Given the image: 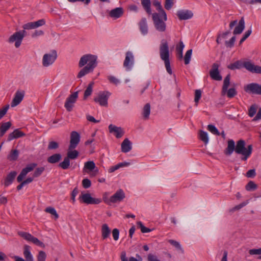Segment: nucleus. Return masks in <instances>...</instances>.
<instances>
[{
  "label": "nucleus",
  "mask_w": 261,
  "mask_h": 261,
  "mask_svg": "<svg viewBox=\"0 0 261 261\" xmlns=\"http://www.w3.org/2000/svg\"><path fill=\"white\" fill-rule=\"evenodd\" d=\"M257 106L256 105H252L249 109L248 115L250 117H252L256 113Z\"/></svg>",
  "instance_id": "obj_48"
},
{
  "label": "nucleus",
  "mask_w": 261,
  "mask_h": 261,
  "mask_svg": "<svg viewBox=\"0 0 261 261\" xmlns=\"http://www.w3.org/2000/svg\"><path fill=\"white\" fill-rule=\"evenodd\" d=\"M243 67L252 73L261 74V66L255 65L251 61H245L243 62Z\"/></svg>",
  "instance_id": "obj_16"
},
{
  "label": "nucleus",
  "mask_w": 261,
  "mask_h": 261,
  "mask_svg": "<svg viewBox=\"0 0 261 261\" xmlns=\"http://www.w3.org/2000/svg\"><path fill=\"white\" fill-rule=\"evenodd\" d=\"M57 58V53L55 50H53L49 54L44 55L42 59V64L44 67L52 65Z\"/></svg>",
  "instance_id": "obj_10"
},
{
  "label": "nucleus",
  "mask_w": 261,
  "mask_h": 261,
  "mask_svg": "<svg viewBox=\"0 0 261 261\" xmlns=\"http://www.w3.org/2000/svg\"><path fill=\"white\" fill-rule=\"evenodd\" d=\"M174 0H165V8L167 10H170L173 7Z\"/></svg>",
  "instance_id": "obj_57"
},
{
  "label": "nucleus",
  "mask_w": 261,
  "mask_h": 261,
  "mask_svg": "<svg viewBox=\"0 0 261 261\" xmlns=\"http://www.w3.org/2000/svg\"><path fill=\"white\" fill-rule=\"evenodd\" d=\"M252 150L251 144L246 147V143L244 140H239L235 145L234 141L230 139L227 141V146L224 150V153L226 155L229 156L234 151L237 154L241 155L242 161H246L251 155Z\"/></svg>",
  "instance_id": "obj_1"
},
{
  "label": "nucleus",
  "mask_w": 261,
  "mask_h": 261,
  "mask_svg": "<svg viewBox=\"0 0 261 261\" xmlns=\"http://www.w3.org/2000/svg\"><path fill=\"white\" fill-rule=\"evenodd\" d=\"M110 95V93L108 91L101 92L98 93L97 96L94 100L101 106H107L108 99Z\"/></svg>",
  "instance_id": "obj_11"
},
{
  "label": "nucleus",
  "mask_w": 261,
  "mask_h": 261,
  "mask_svg": "<svg viewBox=\"0 0 261 261\" xmlns=\"http://www.w3.org/2000/svg\"><path fill=\"white\" fill-rule=\"evenodd\" d=\"M62 156L60 153H55L47 158V162L51 164L58 163L61 159Z\"/></svg>",
  "instance_id": "obj_36"
},
{
  "label": "nucleus",
  "mask_w": 261,
  "mask_h": 261,
  "mask_svg": "<svg viewBox=\"0 0 261 261\" xmlns=\"http://www.w3.org/2000/svg\"><path fill=\"white\" fill-rule=\"evenodd\" d=\"M17 175V172L16 171H12L9 173L7 176H6L5 181H4V185L5 187H8L10 185H11L14 179H15L16 176Z\"/></svg>",
  "instance_id": "obj_27"
},
{
  "label": "nucleus",
  "mask_w": 261,
  "mask_h": 261,
  "mask_svg": "<svg viewBox=\"0 0 261 261\" xmlns=\"http://www.w3.org/2000/svg\"><path fill=\"white\" fill-rule=\"evenodd\" d=\"M137 225L139 226L141 229V231L142 233H146L149 232L151 231V230L148 228L146 227L143 225L142 223L140 221L137 222Z\"/></svg>",
  "instance_id": "obj_52"
},
{
  "label": "nucleus",
  "mask_w": 261,
  "mask_h": 261,
  "mask_svg": "<svg viewBox=\"0 0 261 261\" xmlns=\"http://www.w3.org/2000/svg\"><path fill=\"white\" fill-rule=\"evenodd\" d=\"M160 56L161 59L164 62L167 71L170 74H172V71L170 67L169 60V49L167 41L164 39L161 41L160 45Z\"/></svg>",
  "instance_id": "obj_3"
},
{
  "label": "nucleus",
  "mask_w": 261,
  "mask_h": 261,
  "mask_svg": "<svg viewBox=\"0 0 261 261\" xmlns=\"http://www.w3.org/2000/svg\"><path fill=\"white\" fill-rule=\"evenodd\" d=\"M199 138L205 144H206L208 142V138L206 132L203 130L199 132Z\"/></svg>",
  "instance_id": "obj_42"
},
{
  "label": "nucleus",
  "mask_w": 261,
  "mask_h": 261,
  "mask_svg": "<svg viewBox=\"0 0 261 261\" xmlns=\"http://www.w3.org/2000/svg\"><path fill=\"white\" fill-rule=\"evenodd\" d=\"M147 260L148 261H161L158 259L157 256L154 254L149 253L147 256Z\"/></svg>",
  "instance_id": "obj_64"
},
{
  "label": "nucleus",
  "mask_w": 261,
  "mask_h": 261,
  "mask_svg": "<svg viewBox=\"0 0 261 261\" xmlns=\"http://www.w3.org/2000/svg\"><path fill=\"white\" fill-rule=\"evenodd\" d=\"M201 96V91L200 90H196L195 92L194 101L198 103Z\"/></svg>",
  "instance_id": "obj_61"
},
{
  "label": "nucleus",
  "mask_w": 261,
  "mask_h": 261,
  "mask_svg": "<svg viewBox=\"0 0 261 261\" xmlns=\"http://www.w3.org/2000/svg\"><path fill=\"white\" fill-rule=\"evenodd\" d=\"M168 242L170 244H171L174 247H175L177 249L179 250L181 252V253H184V250L182 248V247H181V245H180V244L179 243V242H178L175 240H169L168 241Z\"/></svg>",
  "instance_id": "obj_43"
},
{
  "label": "nucleus",
  "mask_w": 261,
  "mask_h": 261,
  "mask_svg": "<svg viewBox=\"0 0 261 261\" xmlns=\"http://www.w3.org/2000/svg\"><path fill=\"white\" fill-rule=\"evenodd\" d=\"M25 134L19 129H15L12 133H10L8 137V141H10L13 139H17L20 137L25 136Z\"/></svg>",
  "instance_id": "obj_24"
},
{
  "label": "nucleus",
  "mask_w": 261,
  "mask_h": 261,
  "mask_svg": "<svg viewBox=\"0 0 261 261\" xmlns=\"http://www.w3.org/2000/svg\"><path fill=\"white\" fill-rule=\"evenodd\" d=\"M101 232V239L103 240H106L110 237L111 230L107 224H103L102 225Z\"/></svg>",
  "instance_id": "obj_23"
},
{
  "label": "nucleus",
  "mask_w": 261,
  "mask_h": 261,
  "mask_svg": "<svg viewBox=\"0 0 261 261\" xmlns=\"http://www.w3.org/2000/svg\"><path fill=\"white\" fill-rule=\"evenodd\" d=\"M153 5L156 8V10L159 11L158 14H161V16H163V18L164 20H167V15L165 11L163 10L162 6L161 5V3L155 0L153 2Z\"/></svg>",
  "instance_id": "obj_26"
},
{
  "label": "nucleus",
  "mask_w": 261,
  "mask_h": 261,
  "mask_svg": "<svg viewBox=\"0 0 261 261\" xmlns=\"http://www.w3.org/2000/svg\"><path fill=\"white\" fill-rule=\"evenodd\" d=\"M220 65L217 63H214L212 65V69L210 71V75L211 77L216 81H221L222 76L219 71Z\"/></svg>",
  "instance_id": "obj_15"
},
{
  "label": "nucleus",
  "mask_w": 261,
  "mask_h": 261,
  "mask_svg": "<svg viewBox=\"0 0 261 261\" xmlns=\"http://www.w3.org/2000/svg\"><path fill=\"white\" fill-rule=\"evenodd\" d=\"M251 33H252L251 29H250L249 30L245 32V34L244 35L243 37L240 40L239 44L241 45L250 35Z\"/></svg>",
  "instance_id": "obj_55"
},
{
  "label": "nucleus",
  "mask_w": 261,
  "mask_h": 261,
  "mask_svg": "<svg viewBox=\"0 0 261 261\" xmlns=\"http://www.w3.org/2000/svg\"><path fill=\"white\" fill-rule=\"evenodd\" d=\"M125 198V194L121 189L118 190L113 195L110 197L109 201L112 203H117L121 201Z\"/></svg>",
  "instance_id": "obj_19"
},
{
  "label": "nucleus",
  "mask_w": 261,
  "mask_h": 261,
  "mask_svg": "<svg viewBox=\"0 0 261 261\" xmlns=\"http://www.w3.org/2000/svg\"><path fill=\"white\" fill-rule=\"evenodd\" d=\"M192 53V49H189L187 51V52L185 55V57H184V62L186 65L189 64L190 60H191V58Z\"/></svg>",
  "instance_id": "obj_46"
},
{
  "label": "nucleus",
  "mask_w": 261,
  "mask_h": 261,
  "mask_svg": "<svg viewBox=\"0 0 261 261\" xmlns=\"http://www.w3.org/2000/svg\"><path fill=\"white\" fill-rule=\"evenodd\" d=\"M134 64V56L130 51L126 53V56L123 62V66L127 70H129Z\"/></svg>",
  "instance_id": "obj_18"
},
{
  "label": "nucleus",
  "mask_w": 261,
  "mask_h": 261,
  "mask_svg": "<svg viewBox=\"0 0 261 261\" xmlns=\"http://www.w3.org/2000/svg\"><path fill=\"white\" fill-rule=\"evenodd\" d=\"M242 67H243V63L241 61H237L227 66L228 69L232 70L240 69Z\"/></svg>",
  "instance_id": "obj_37"
},
{
  "label": "nucleus",
  "mask_w": 261,
  "mask_h": 261,
  "mask_svg": "<svg viewBox=\"0 0 261 261\" xmlns=\"http://www.w3.org/2000/svg\"><path fill=\"white\" fill-rule=\"evenodd\" d=\"M18 234L20 237L27 241L31 242L38 246L41 247L43 248H45V245L42 242L40 241L37 238L34 237L28 232L20 231L18 232Z\"/></svg>",
  "instance_id": "obj_9"
},
{
  "label": "nucleus",
  "mask_w": 261,
  "mask_h": 261,
  "mask_svg": "<svg viewBox=\"0 0 261 261\" xmlns=\"http://www.w3.org/2000/svg\"><path fill=\"white\" fill-rule=\"evenodd\" d=\"M121 151L124 153L129 152L132 148V143L127 138H125L121 145Z\"/></svg>",
  "instance_id": "obj_25"
},
{
  "label": "nucleus",
  "mask_w": 261,
  "mask_h": 261,
  "mask_svg": "<svg viewBox=\"0 0 261 261\" xmlns=\"http://www.w3.org/2000/svg\"><path fill=\"white\" fill-rule=\"evenodd\" d=\"M185 47V45L182 41H180L179 44L176 47L177 52V57L179 60H181L183 58L182 51Z\"/></svg>",
  "instance_id": "obj_32"
},
{
  "label": "nucleus",
  "mask_w": 261,
  "mask_h": 261,
  "mask_svg": "<svg viewBox=\"0 0 261 261\" xmlns=\"http://www.w3.org/2000/svg\"><path fill=\"white\" fill-rule=\"evenodd\" d=\"M58 147L59 144L57 142L55 141H50L49 142L47 148L49 150H51L57 149Z\"/></svg>",
  "instance_id": "obj_54"
},
{
  "label": "nucleus",
  "mask_w": 261,
  "mask_h": 261,
  "mask_svg": "<svg viewBox=\"0 0 261 261\" xmlns=\"http://www.w3.org/2000/svg\"><path fill=\"white\" fill-rule=\"evenodd\" d=\"M236 41V37L233 36L229 41H226L225 42V45L227 47L231 48L233 46L234 42Z\"/></svg>",
  "instance_id": "obj_53"
},
{
  "label": "nucleus",
  "mask_w": 261,
  "mask_h": 261,
  "mask_svg": "<svg viewBox=\"0 0 261 261\" xmlns=\"http://www.w3.org/2000/svg\"><path fill=\"white\" fill-rule=\"evenodd\" d=\"M256 175L255 170L254 169H250L248 170L246 174V176L248 178H253Z\"/></svg>",
  "instance_id": "obj_62"
},
{
  "label": "nucleus",
  "mask_w": 261,
  "mask_h": 261,
  "mask_svg": "<svg viewBox=\"0 0 261 261\" xmlns=\"http://www.w3.org/2000/svg\"><path fill=\"white\" fill-rule=\"evenodd\" d=\"M25 33L26 32L24 30L15 33L9 38V42L10 43L15 42V46L16 48H18L21 44V42L25 35Z\"/></svg>",
  "instance_id": "obj_7"
},
{
  "label": "nucleus",
  "mask_w": 261,
  "mask_h": 261,
  "mask_svg": "<svg viewBox=\"0 0 261 261\" xmlns=\"http://www.w3.org/2000/svg\"><path fill=\"white\" fill-rule=\"evenodd\" d=\"M11 126L10 122L2 123L0 127V137H3Z\"/></svg>",
  "instance_id": "obj_34"
},
{
  "label": "nucleus",
  "mask_w": 261,
  "mask_h": 261,
  "mask_svg": "<svg viewBox=\"0 0 261 261\" xmlns=\"http://www.w3.org/2000/svg\"><path fill=\"white\" fill-rule=\"evenodd\" d=\"M249 253L250 255H260L261 254V248L258 249H252L249 251Z\"/></svg>",
  "instance_id": "obj_63"
},
{
  "label": "nucleus",
  "mask_w": 261,
  "mask_h": 261,
  "mask_svg": "<svg viewBox=\"0 0 261 261\" xmlns=\"http://www.w3.org/2000/svg\"><path fill=\"white\" fill-rule=\"evenodd\" d=\"M79 152L78 151L74 149H70V146H68L67 157L69 160H75L79 156Z\"/></svg>",
  "instance_id": "obj_31"
},
{
  "label": "nucleus",
  "mask_w": 261,
  "mask_h": 261,
  "mask_svg": "<svg viewBox=\"0 0 261 261\" xmlns=\"http://www.w3.org/2000/svg\"><path fill=\"white\" fill-rule=\"evenodd\" d=\"M59 166L63 169H67L70 166V160L66 156L63 162L59 164Z\"/></svg>",
  "instance_id": "obj_40"
},
{
  "label": "nucleus",
  "mask_w": 261,
  "mask_h": 261,
  "mask_svg": "<svg viewBox=\"0 0 261 261\" xmlns=\"http://www.w3.org/2000/svg\"><path fill=\"white\" fill-rule=\"evenodd\" d=\"M230 76L229 74H228L224 79L221 94L222 95H225L226 94L228 98H231L237 95V91L234 88H231L228 89L230 85Z\"/></svg>",
  "instance_id": "obj_4"
},
{
  "label": "nucleus",
  "mask_w": 261,
  "mask_h": 261,
  "mask_svg": "<svg viewBox=\"0 0 261 261\" xmlns=\"http://www.w3.org/2000/svg\"><path fill=\"white\" fill-rule=\"evenodd\" d=\"M36 166H37V164H35V163L30 164L28 165L25 168H23L21 170L20 173L19 174V175L18 176V177L17 178V181L19 182H21V183L17 186V190L19 191V190H21L22 189V188L24 185H25L22 181L23 178H24V177L27 175V174L29 172L33 171L34 170V169Z\"/></svg>",
  "instance_id": "obj_5"
},
{
  "label": "nucleus",
  "mask_w": 261,
  "mask_h": 261,
  "mask_svg": "<svg viewBox=\"0 0 261 261\" xmlns=\"http://www.w3.org/2000/svg\"><path fill=\"white\" fill-rule=\"evenodd\" d=\"M112 236L115 241H117L119 239V230L117 228H114L112 231Z\"/></svg>",
  "instance_id": "obj_60"
},
{
  "label": "nucleus",
  "mask_w": 261,
  "mask_h": 261,
  "mask_svg": "<svg viewBox=\"0 0 261 261\" xmlns=\"http://www.w3.org/2000/svg\"><path fill=\"white\" fill-rule=\"evenodd\" d=\"M45 212L54 216L55 219H57L59 218V215L56 210L53 207L49 206L46 207L45 209Z\"/></svg>",
  "instance_id": "obj_44"
},
{
  "label": "nucleus",
  "mask_w": 261,
  "mask_h": 261,
  "mask_svg": "<svg viewBox=\"0 0 261 261\" xmlns=\"http://www.w3.org/2000/svg\"><path fill=\"white\" fill-rule=\"evenodd\" d=\"M140 31L143 35H146L148 33V27L147 24V20L145 18L141 19L139 23Z\"/></svg>",
  "instance_id": "obj_28"
},
{
  "label": "nucleus",
  "mask_w": 261,
  "mask_h": 261,
  "mask_svg": "<svg viewBox=\"0 0 261 261\" xmlns=\"http://www.w3.org/2000/svg\"><path fill=\"white\" fill-rule=\"evenodd\" d=\"M93 85H94V82H91L88 85L87 89H86V90L85 91V92H84V98L85 99H86L88 96H89L91 94V93L92 92V90H93Z\"/></svg>",
  "instance_id": "obj_39"
},
{
  "label": "nucleus",
  "mask_w": 261,
  "mask_h": 261,
  "mask_svg": "<svg viewBox=\"0 0 261 261\" xmlns=\"http://www.w3.org/2000/svg\"><path fill=\"white\" fill-rule=\"evenodd\" d=\"M257 186L253 181H250L246 185L245 189L247 191H253L257 189Z\"/></svg>",
  "instance_id": "obj_45"
},
{
  "label": "nucleus",
  "mask_w": 261,
  "mask_h": 261,
  "mask_svg": "<svg viewBox=\"0 0 261 261\" xmlns=\"http://www.w3.org/2000/svg\"><path fill=\"white\" fill-rule=\"evenodd\" d=\"M176 15L180 20L191 19L193 16V12L188 10H181L177 12Z\"/></svg>",
  "instance_id": "obj_20"
},
{
  "label": "nucleus",
  "mask_w": 261,
  "mask_h": 261,
  "mask_svg": "<svg viewBox=\"0 0 261 261\" xmlns=\"http://www.w3.org/2000/svg\"><path fill=\"white\" fill-rule=\"evenodd\" d=\"M44 169L45 168L43 167L37 168L33 173V177L36 178L40 176L44 171Z\"/></svg>",
  "instance_id": "obj_49"
},
{
  "label": "nucleus",
  "mask_w": 261,
  "mask_h": 261,
  "mask_svg": "<svg viewBox=\"0 0 261 261\" xmlns=\"http://www.w3.org/2000/svg\"><path fill=\"white\" fill-rule=\"evenodd\" d=\"M23 255L25 261H34L33 255L30 251V247L27 245L24 246Z\"/></svg>",
  "instance_id": "obj_30"
},
{
  "label": "nucleus",
  "mask_w": 261,
  "mask_h": 261,
  "mask_svg": "<svg viewBox=\"0 0 261 261\" xmlns=\"http://www.w3.org/2000/svg\"><path fill=\"white\" fill-rule=\"evenodd\" d=\"M152 19L154 22V24L156 29L160 32H164L166 30V23L161 16V14L154 13L152 14Z\"/></svg>",
  "instance_id": "obj_6"
},
{
  "label": "nucleus",
  "mask_w": 261,
  "mask_h": 261,
  "mask_svg": "<svg viewBox=\"0 0 261 261\" xmlns=\"http://www.w3.org/2000/svg\"><path fill=\"white\" fill-rule=\"evenodd\" d=\"M95 168V164L93 161H88L84 164V170H88L89 171H92Z\"/></svg>",
  "instance_id": "obj_41"
},
{
  "label": "nucleus",
  "mask_w": 261,
  "mask_h": 261,
  "mask_svg": "<svg viewBox=\"0 0 261 261\" xmlns=\"http://www.w3.org/2000/svg\"><path fill=\"white\" fill-rule=\"evenodd\" d=\"M18 156V151L17 150L15 149L11 151L8 159L11 161H15L17 159Z\"/></svg>",
  "instance_id": "obj_47"
},
{
  "label": "nucleus",
  "mask_w": 261,
  "mask_h": 261,
  "mask_svg": "<svg viewBox=\"0 0 261 261\" xmlns=\"http://www.w3.org/2000/svg\"><path fill=\"white\" fill-rule=\"evenodd\" d=\"M91 185V181L89 179L84 178L82 180V186L84 188H85V189L89 188V187H90Z\"/></svg>",
  "instance_id": "obj_58"
},
{
  "label": "nucleus",
  "mask_w": 261,
  "mask_h": 261,
  "mask_svg": "<svg viewBox=\"0 0 261 261\" xmlns=\"http://www.w3.org/2000/svg\"><path fill=\"white\" fill-rule=\"evenodd\" d=\"M150 113V105L149 103H146L143 109V116L144 119H147Z\"/></svg>",
  "instance_id": "obj_38"
},
{
  "label": "nucleus",
  "mask_w": 261,
  "mask_h": 261,
  "mask_svg": "<svg viewBox=\"0 0 261 261\" xmlns=\"http://www.w3.org/2000/svg\"><path fill=\"white\" fill-rule=\"evenodd\" d=\"M25 92L22 90H17L15 94L11 103V107H14L18 105L22 100Z\"/></svg>",
  "instance_id": "obj_17"
},
{
  "label": "nucleus",
  "mask_w": 261,
  "mask_h": 261,
  "mask_svg": "<svg viewBox=\"0 0 261 261\" xmlns=\"http://www.w3.org/2000/svg\"><path fill=\"white\" fill-rule=\"evenodd\" d=\"M81 139L80 134L76 131H72L70 133L69 146L70 149H75L79 145Z\"/></svg>",
  "instance_id": "obj_14"
},
{
  "label": "nucleus",
  "mask_w": 261,
  "mask_h": 261,
  "mask_svg": "<svg viewBox=\"0 0 261 261\" xmlns=\"http://www.w3.org/2000/svg\"><path fill=\"white\" fill-rule=\"evenodd\" d=\"M23 28L24 30H30V29H36L35 25L34 24V22H30L27 23L26 24H24L23 25Z\"/></svg>",
  "instance_id": "obj_59"
},
{
  "label": "nucleus",
  "mask_w": 261,
  "mask_h": 261,
  "mask_svg": "<svg viewBox=\"0 0 261 261\" xmlns=\"http://www.w3.org/2000/svg\"><path fill=\"white\" fill-rule=\"evenodd\" d=\"M109 129L110 133H113L117 138L122 137L124 134V132L121 127H117L113 124H110L109 126Z\"/></svg>",
  "instance_id": "obj_21"
},
{
  "label": "nucleus",
  "mask_w": 261,
  "mask_h": 261,
  "mask_svg": "<svg viewBox=\"0 0 261 261\" xmlns=\"http://www.w3.org/2000/svg\"><path fill=\"white\" fill-rule=\"evenodd\" d=\"M245 28V21L244 20V18L242 17L241 20L239 21V24L238 26H237L234 31H233V34L234 35H238L242 33L243 31L244 30Z\"/></svg>",
  "instance_id": "obj_29"
},
{
  "label": "nucleus",
  "mask_w": 261,
  "mask_h": 261,
  "mask_svg": "<svg viewBox=\"0 0 261 261\" xmlns=\"http://www.w3.org/2000/svg\"><path fill=\"white\" fill-rule=\"evenodd\" d=\"M46 254L43 251H40L37 255L38 261H45Z\"/></svg>",
  "instance_id": "obj_51"
},
{
  "label": "nucleus",
  "mask_w": 261,
  "mask_h": 261,
  "mask_svg": "<svg viewBox=\"0 0 261 261\" xmlns=\"http://www.w3.org/2000/svg\"><path fill=\"white\" fill-rule=\"evenodd\" d=\"M130 163H128V162H122V163H120L114 166H112L111 167L109 170H108V172L109 173H112V172H114V171H115L116 170L119 169V168H122V167H126V166H127L128 165H129Z\"/></svg>",
  "instance_id": "obj_35"
},
{
  "label": "nucleus",
  "mask_w": 261,
  "mask_h": 261,
  "mask_svg": "<svg viewBox=\"0 0 261 261\" xmlns=\"http://www.w3.org/2000/svg\"><path fill=\"white\" fill-rule=\"evenodd\" d=\"M81 202L87 204H97L101 202V200L99 198H94L91 196L89 193H82L79 198Z\"/></svg>",
  "instance_id": "obj_8"
},
{
  "label": "nucleus",
  "mask_w": 261,
  "mask_h": 261,
  "mask_svg": "<svg viewBox=\"0 0 261 261\" xmlns=\"http://www.w3.org/2000/svg\"><path fill=\"white\" fill-rule=\"evenodd\" d=\"M9 108V105H6L2 109H0V119H1L6 114Z\"/></svg>",
  "instance_id": "obj_56"
},
{
  "label": "nucleus",
  "mask_w": 261,
  "mask_h": 261,
  "mask_svg": "<svg viewBox=\"0 0 261 261\" xmlns=\"http://www.w3.org/2000/svg\"><path fill=\"white\" fill-rule=\"evenodd\" d=\"M86 64L87 65L79 72L77 74L78 78H81L93 71L97 66V56L91 54L83 56L80 59L79 66L80 67H82Z\"/></svg>",
  "instance_id": "obj_2"
},
{
  "label": "nucleus",
  "mask_w": 261,
  "mask_h": 261,
  "mask_svg": "<svg viewBox=\"0 0 261 261\" xmlns=\"http://www.w3.org/2000/svg\"><path fill=\"white\" fill-rule=\"evenodd\" d=\"M123 9L121 7H118L111 10L109 14L111 17L116 19L121 17L123 15Z\"/></svg>",
  "instance_id": "obj_22"
},
{
  "label": "nucleus",
  "mask_w": 261,
  "mask_h": 261,
  "mask_svg": "<svg viewBox=\"0 0 261 261\" xmlns=\"http://www.w3.org/2000/svg\"><path fill=\"white\" fill-rule=\"evenodd\" d=\"M208 130L213 134L219 136L220 134L217 128L213 125L209 124L207 126Z\"/></svg>",
  "instance_id": "obj_50"
},
{
  "label": "nucleus",
  "mask_w": 261,
  "mask_h": 261,
  "mask_svg": "<svg viewBox=\"0 0 261 261\" xmlns=\"http://www.w3.org/2000/svg\"><path fill=\"white\" fill-rule=\"evenodd\" d=\"M244 90L247 92L261 95V85L257 83L248 84L245 87Z\"/></svg>",
  "instance_id": "obj_13"
},
{
  "label": "nucleus",
  "mask_w": 261,
  "mask_h": 261,
  "mask_svg": "<svg viewBox=\"0 0 261 261\" xmlns=\"http://www.w3.org/2000/svg\"><path fill=\"white\" fill-rule=\"evenodd\" d=\"M141 4L143 8L146 13L150 15L151 14V2L150 0H141Z\"/></svg>",
  "instance_id": "obj_33"
},
{
  "label": "nucleus",
  "mask_w": 261,
  "mask_h": 261,
  "mask_svg": "<svg viewBox=\"0 0 261 261\" xmlns=\"http://www.w3.org/2000/svg\"><path fill=\"white\" fill-rule=\"evenodd\" d=\"M78 97V92H75L67 98L64 107L68 112L71 111L74 106V103L76 102Z\"/></svg>",
  "instance_id": "obj_12"
}]
</instances>
